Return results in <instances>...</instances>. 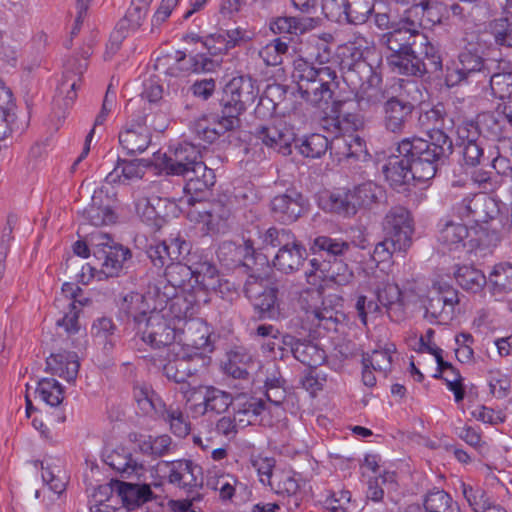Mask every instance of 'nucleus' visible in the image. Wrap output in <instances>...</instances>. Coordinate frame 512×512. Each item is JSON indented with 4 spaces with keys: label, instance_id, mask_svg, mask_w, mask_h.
Instances as JSON below:
<instances>
[{
    "label": "nucleus",
    "instance_id": "nucleus-9",
    "mask_svg": "<svg viewBox=\"0 0 512 512\" xmlns=\"http://www.w3.org/2000/svg\"><path fill=\"white\" fill-rule=\"evenodd\" d=\"M93 255L107 277L117 276L126 260L132 256L131 250L115 242L110 235L96 233L91 237Z\"/></svg>",
    "mask_w": 512,
    "mask_h": 512
},
{
    "label": "nucleus",
    "instance_id": "nucleus-3",
    "mask_svg": "<svg viewBox=\"0 0 512 512\" xmlns=\"http://www.w3.org/2000/svg\"><path fill=\"white\" fill-rule=\"evenodd\" d=\"M191 244L179 233L152 243L146 253L154 267L165 268L164 276L173 289H194L191 264L182 260L190 253Z\"/></svg>",
    "mask_w": 512,
    "mask_h": 512
},
{
    "label": "nucleus",
    "instance_id": "nucleus-6",
    "mask_svg": "<svg viewBox=\"0 0 512 512\" xmlns=\"http://www.w3.org/2000/svg\"><path fill=\"white\" fill-rule=\"evenodd\" d=\"M244 293L259 319L279 320L284 317L277 302L278 288L270 285L266 279L249 275L244 284Z\"/></svg>",
    "mask_w": 512,
    "mask_h": 512
},
{
    "label": "nucleus",
    "instance_id": "nucleus-50",
    "mask_svg": "<svg viewBox=\"0 0 512 512\" xmlns=\"http://www.w3.org/2000/svg\"><path fill=\"white\" fill-rule=\"evenodd\" d=\"M350 195L357 211L358 208H369L378 203L384 195V190L376 183L367 181L356 186L350 191Z\"/></svg>",
    "mask_w": 512,
    "mask_h": 512
},
{
    "label": "nucleus",
    "instance_id": "nucleus-64",
    "mask_svg": "<svg viewBox=\"0 0 512 512\" xmlns=\"http://www.w3.org/2000/svg\"><path fill=\"white\" fill-rule=\"evenodd\" d=\"M329 148V139L319 133L306 137L298 146L299 153L305 157L320 158Z\"/></svg>",
    "mask_w": 512,
    "mask_h": 512
},
{
    "label": "nucleus",
    "instance_id": "nucleus-47",
    "mask_svg": "<svg viewBox=\"0 0 512 512\" xmlns=\"http://www.w3.org/2000/svg\"><path fill=\"white\" fill-rule=\"evenodd\" d=\"M296 238L297 237L290 229L271 226L259 232V249L268 250L271 248L281 250L293 244Z\"/></svg>",
    "mask_w": 512,
    "mask_h": 512
},
{
    "label": "nucleus",
    "instance_id": "nucleus-53",
    "mask_svg": "<svg viewBox=\"0 0 512 512\" xmlns=\"http://www.w3.org/2000/svg\"><path fill=\"white\" fill-rule=\"evenodd\" d=\"M469 237V230L466 225L458 222L448 221L440 229L439 241L449 249L465 246V240Z\"/></svg>",
    "mask_w": 512,
    "mask_h": 512
},
{
    "label": "nucleus",
    "instance_id": "nucleus-21",
    "mask_svg": "<svg viewBox=\"0 0 512 512\" xmlns=\"http://www.w3.org/2000/svg\"><path fill=\"white\" fill-rule=\"evenodd\" d=\"M251 32L240 27L231 30H220L203 38L202 44L211 56H219L229 50L251 41Z\"/></svg>",
    "mask_w": 512,
    "mask_h": 512
},
{
    "label": "nucleus",
    "instance_id": "nucleus-35",
    "mask_svg": "<svg viewBox=\"0 0 512 512\" xmlns=\"http://www.w3.org/2000/svg\"><path fill=\"white\" fill-rule=\"evenodd\" d=\"M120 314L127 321L132 320L138 330L146 322L149 316V306L145 302V298L139 293H130L123 298L120 304Z\"/></svg>",
    "mask_w": 512,
    "mask_h": 512
},
{
    "label": "nucleus",
    "instance_id": "nucleus-14",
    "mask_svg": "<svg viewBox=\"0 0 512 512\" xmlns=\"http://www.w3.org/2000/svg\"><path fill=\"white\" fill-rule=\"evenodd\" d=\"M307 206L306 197L295 187H288L270 200L273 219L284 225L296 222L307 211Z\"/></svg>",
    "mask_w": 512,
    "mask_h": 512
},
{
    "label": "nucleus",
    "instance_id": "nucleus-40",
    "mask_svg": "<svg viewBox=\"0 0 512 512\" xmlns=\"http://www.w3.org/2000/svg\"><path fill=\"white\" fill-rule=\"evenodd\" d=\"M486 285L494 296L512 292V264L509 262L495 264L487 277Z\"/></svg>",
    "mask_w": 512,
    "mask_h": 512
},
{
    "label": "nucleus",
    "instance_id": "nucleus-4",
    "mask_svg": "<svg viewBox=\"0 0 512 512\" xmlns=\"http://www.w3.org/2000/svg\"><path fill=\"white\" fill-rule=\"evenodd\" d=\"M292 78L301 98L316 107L328 104L338 87L335 70L328 66L314 67L305 61L295 65Z\"/></svg>",
    "mask_w": 512,
    "mask_h": 512
},
{
    "label": "nucleus",
    "instance_id": "nucleus-38",
    "mask_svg": "<svg viewBox=\"0 0 512 512\" xmlns=\"http://www.w3.org/2000/svg\"><path fill=\"white\" fill-rule=\"evenodd\" d=\"M133 397L139 409L146 415L158 416L161 412H165L166 404L148 384L134 385Z\"/></svg>",
    "mask_w": 512,
    "mask_h": 512
},
{
    "label": "nucleus",
    "instance_id": "nucleus-20",
    "mask_svg": "<svg viewBox=\"0 0 512 512\" xmlns=\"http://www.w3.org/2000/svg\"><path fill=\"white\" fill-rule=\"evenodd\" d=\"M254 137L266 147L283 155L290 154V146L294 141V134L285 123H267L256 126L252 131Z\"/></svg>",
    "mask_w": 512,
    "mask_h": 512
},
{
    "label": "nucleus",
    "instance_id": "nucleus-22",
    "mask_svg": "<svg viewBox=\"0 0 512 512\" xmlns=\"http://www.w3.org/2000/svg\"><path fill=\"white\" fill-rule=\"evenodd\" d=\"M374 292L379 306L386 308L390 319L399 321L403 317L402 293L397 284L392 282L388 276L383 277L374 285Z\"/></svg>",
    "mask_w": 512,
    "mask_h": 512
},
{
    "label": "nucleus",
    "instance_id": "nucleus-11",
    "mask_svg": "<svg viewBox=\"0 0 512 512\" xmlns=\"http://www.w3.org/2000/svg\"><path fill=\"white\" fill-rule=\"evenodd\" d=\"M491 73V66L477 53L466 50L458 56L455 67L447 68L445 76L446 85L454 87L463 81H480V78L487 79Z\"/></svg>",
    "mask_w": 512,
    "mask_h": 512
},
{
    "label": "nucleus",
    "instance_id": "nucleus-33",
    "mask_svg": "<svg viewBox=\"0 0 512 512\" xmlns=\"http://www.w3.org/2000/svg\"><path fill=\"white\" fill-rule=\"evenodd\" d=\"M119 498L122 504L130 510L152 500L153 492L148 484L119 482L116 500Z\"/></svg>",
    "mask_w": 512,
    "mask_h": 512
},
{
    "label": "nucleus",
    "instance_id": "nucleus-42",
    "mask_svg": "<svg viewBox=\"0 0 512 512\" xmlns=\"http://www.w3.org/2000/svg\"><path fill=\"white\" fill-rule=\"evenodd\" d=\"M257 365L253 355L243 347H237L229 353L227 372L238 379H247Z\"/></svg>",
    "mask_w": 512,
    "mask_h": 512
},
{
    "label": "nucleus",
    "instance_id": "nucleus-28",
    "mask_svg": "<svg viewBox=\"0 0 512 512\" xmlns=\"http://www.w3.org/2000/svg\"><path fill=\"white\" fill-rule=\"evenodd\" d=\"M306 259L307 250L296 238L293 244L277 251L273 258V266L282 273L292 274L304 265Z\"/></svg>",
    "mask_w": 512,
    "mask_h": 512
},
{
    "label": "nucleus",
    "instance_id": "nucleus-54",
    "mask_svg": "<svg viewBox=\"0 0 512 512\" xmlns=\"http://www.w3.org/2000/svg\"><path fill=\"white\" fill-rule=\"evenodd\" d=\"M379 82L369 83L359 89L355 90V98L357 105L361 110H370L376 108L384 100H387L385 91L378 87Z\"/></svg>",
    "mask_w": 512,
    "mask_h": 512
},
{
    "label": "nucleus",
    "instance_id": "nucleus-31",
    "mask_svg": "<svg viewBox=\"0 0 512 512\" xmlns=\"http://www.w3.org/2000/svg\"><path fill=\"white\" fill-rule=\"evenodd\" d=\"M79 367L78 356L75 352L63 351L51 354L46 359V370L68 382L76 379Z\"/></svg>",
    "mask_w": 512,
    "mask_h": 512
},
{
    "label": "nucleus",
    "instance_id": "nucleus-46",
    "mask_svg": "<svg viewBox=\"0 0 512 512\" xmlns=\"http://www.w3.org/2000/svg\"><path fill=\"white\" fill-rule=\"evenodd\" d=\"M231 217V207L218 201L212 203L210 209L205 212L203 221L210 232L225 233L229 228Z\"/></svg>",
    "mask_w": 512,
    "mask_h": 512
},
{
    "label": "nucleus",
    "instance_id": "nucleus-57",
    "mask_svg": "<svg viewBox=\"0 0 512 512\" xmlns=\"http://www.w3.org/2000/svg\"><path fill=\"white\" fill-rule=\"evenodd\" d=\"M151 164L154 165V159L152 161L145 159H118L114 172L117 173L119 177H122L123 181L137 180L144 176L146 168Z\"/></svg>",
    "mask_w": 512,
    "mask_h": 512
},
{
    "label": "nucleus",
    "instance_id": "nucleus-43",
    "mask_svg": "<svg viewBox=\"0 0 512 512\" xmlns=\"http://www.w3.org/2000/svg\"><path fill=\"white\" fill-rule=\"evenodd\" d=\"M474 234L475 236L468 241L469 247L471 250L481 252L484 256L491 254L502 241L500 231L494 228L490 229L486 225L475 227Z\"/></svg>",
    "mask_w": 512,
    "mask_h": 512
},
{
    "label": "nucleus",
    "instance_id": "nucleus-62",
    "mask_svg": "<svg viewBox=\"0 0 512 512\" xmlns=\"http://www.w3.org/2000/svg\"><path fill=\"white\" fill-rule=\"evenodd\" d=\"M83 217L96 227L109 225L116 221V215L112 208L97 205L96 196H93V203L83 210Z\"/></svg>",
    "mask_w": 512,
    "mask_h": 512
},
{
    "label": "nucleus",
    "instance_id": "nucleus-59",
    "mask_svg": "<svg viewBox=\"0 0 512 512\" xmlns=\"http://www.w3.org/2000/svg\"><path fill=\"white\" fill-rule=\"evenodd\" d=\"M158 417L169 423L173 434L178 437H185L190 432V422L178 407L165 406V412H161Z\"/></svg>",
    "mask_w": 512,
    "mask_h": 512
},
{
    "label": "nucleus",
    "instance_id": "nucleus-18",
    "mask_svg": "<svg viewBox=\"0 0 512 512\" xmlns=\"http://www.w3.org/2000/svg\"><path fill=\"white\" fill-rule=\"evenodd\" d=\"M383 230L385 235L396 241L400 248H409L413 233L410 212L402 206L391 208L384 218Z\"/></svg>",
    "mask_w": 512,
    "mask_h": 512
},
{
    "label": "nucleus",
    "instance_id": "nucleus-5",
    "mask_svg": "<svg viewBox=\"0 0 512 512\" xmlns=\"http://www.w3.org/2000/svg\"><path fill=\"white\" fill-rule=\"evenodd\" d=\"M399 92L391 94L383 104V126L386 131L402 134L415 109L419 88L415 82L400 80Z\"/></svg>",
    "mask_w": 512,
    "mask_h": 512
},
{
    "label": "nucleus",
    "instance_id": "nucleus-52",
    "mask_svg": "<svg viewBox=\"0 0 512 512\" xmlns=\"http://www.w3.org/2000/svg\"><path fill=\"white\" fill-rule=\"evenodd\" d=\"M455 279L461 288L472 293L482 291L487 283L483 272L471 266L459 267L455 272Z\"/></svg>",
    "mask_w": 512,
    "mask_h": 512
},
{
    "label": "nucleus",
    "instance_id": "nucleus-51",
    "mask_svg": "<svg viewBox=\"0 0 512 512\" xmlns=\"http://www.w3.org/2000/svg\"><path fill=\"white\" fill-rule=\"evenodd\" d=\"M191 130L199 140L208 144L214 143L226 133L214 116L205 115L192 123Z\"/></svg>",
    "mask_w": 512,
    "mask_h": 512
},
{
    "label": "nucleus",
    "instance_id": "nucleus-36",
    "mask_svg": "<svg viewBox=\"0 0 512 512\" xmlns=\"http://www.w3.org/2000/svg\"><path fill=\"white\" fill-rule=\"evenodd\" d=\"M181 347H191L199 352L209 345V328L198 320L185 322L179 333Z\"/></svg>",
    "mask_w": 512,
    "mask_h": 512
},
{
    "label": "nucleus",
    "instance_id": "nucleus-8",
    "mask_svg": "<svg viewBox=\"0 0 512 512\" xmlns=\"http://www.w3.org/2000/svg\"><path fill=\"white\" fill-rule=\"evenodd\" d=\"M401 75L422 78L426 74L442 72V57L436 46L425 33H421L413 49L409 61L400 64Z\"/></svg>",
    "mask_w": 512,
    "mask_h": 512
},
{
    "label": "nucleus",
    "instance_id": "nucleus-29",
    "mask_svg": "<svg viewBox=\"0 0 512 512\" xmlns=\"http://www.w3.org/2000/svg\"><path fill=\"white\" fill-rule=\"evenodd\" d=\"M406 512H461L457 502L443 489L429 490L423 497V507L412 504Z\"/></svg>",
    "mask_w": 512,
    "mask_h": 512
},
{
    "label": "nucleus",
    "instance_id": "nucleus-16",
    "mask_svg": "<svg viewBox=\"0 0 512 512\" xmlns=\"http://www.w3.org/2000/svg\"><path fill=\"white\" fill-rule=\"evenodd\" d=\"M312 269L306 271L308 283L316 285L320 279H328L338 285H346L352 281L354 274L352 269L340 257L331 259L317 258L310 260Z\"/></svg>",
    "mask_w": 512,
    "mask_h": 512
},
{
    "label": "nucleus",
    "instance_id": "nucleus-15",
    "mask_svg": "<svg viewBox=\"0 0 512 512\" xmlns=\"http://www.w3.org/2000/svg\"><path fill=\"white\" fill-rule=\"evenodd\" d=\"M457 213L462 219L481 226L487 225L498 216L499 207L492 197L480 192L464 198L457 206Z\"/></svg>",
    "mask_w": 512,
    "mask_h": 512
},
{
    "label": "nucleus",
    "instance_id": "nucleus-60",
    "mask_svg": "<svg viewBox=\"0 0 512 512\" xmlns=\"http://www.w3.org/2000/svg\"><path fill=\"white\" fill-rule=\"evenodd\" d=\"M222 110L220 115L214 116L216 120L223 126L226 132L234 131L241 126V120L239 116L245 111L246 108L242 107L241 100L234 105L228 104L225 101H221Z\"/></svg>",
    "mask_w": 512,
    "mask_h": 512
},
{
    "label": "nucleus",
    "instance_id": "nucleus-30",
    "mask_svg": "<svg viewBox=\"0 0 512 512\" xmlns=\"http://www.w3.org/2000/svg\"><path fill=\"white\" fill-rule=\"evenodd\" d=\"M151 132L144 124H131L119 133V143L129 155L143 153L151 144Z\"/></svg>",
    "mask_w": 512,
    "mask_h": 512
},
{
    "label": "nucleus",
    "instance_id": "nucleus-55",
    "mask_svg": "<svg viewBox=\"0 0 512 512\" xmlns=\"http://www.w3.org/2000/svg\"><path fill=\"white\" fill-rule=\"evenodd\" d=\"M453 316L454 312L436 292L428 297L427 303L425 304L426 319L432 323L447 324L452 320Z\"/></svg>",
    "mask_w": 512,
    "mask_h": 512
},
{
    "label": "nucleus",
    "instance_id": "nucleus-34",
    "mask_svg": "<svg viewBox=\"0 0 512 512\" xmlns=\"http://www.w3.org/2000/svg\"><path fill=\"white\" fill-rule=\"evenodd\" d=\"M316 21L311 17L280 16L272 18L269 28L274 34L301 35L313 29Z\"/></svg>",
    "mask_w": 512,
    "mask_h": 512
},
{
    "label": "nucleus",
    "instance_id": "nucleus-58",
    "mask_svg": "<svg viewBox=\"0 0 512 512\" xmlns=\"http://www.w3.org/2000/svg\"><path fill=\"white\" fill-rule=\"evenodd\" d=\"M294 358L302 364L315 368L325 359L324 350L310 341L301 340L300 344L295 348Z\"/></svg>",
    "mask_w": 512,
    "mask_h": 512
},
{
    "label": "nucleus",
    "instance_id": "nucleus-13",
    "mask_svg": "<svg viewBox=\"0 0 512 512\" xmlns=\"http://www.w3.org/2000/svg\"><path fill=\"white\" fill-rule=\"evenodd\" d=\"M139 331L142 340L154 349L171 347L172 350L174 346L180 344V342L175 343L176 338L179 337L176 328L171 325L162 311L156 309L149 312L146 322Z\"/></svg>",
    "mask_w": 512,
    "mask_h": 512
},
{
    "label": "nucleus",
    "instance_id": "nucleus-56",
    "mask_svg": "<svg viewBox=\"0 0 512 512\" xmlns=\"http://www.w3.org/2000/svg\"><path fill=\"white\" fill-rule=\"evenodd\" d=\"M277 494L287 495L292 498L293 505L298 507L300 499L298 492L301 488L299 479L290 472H280L275 475L274 482L271 486Z\"/></svg>",
    "mask_w": 512,
    "mask_h": 512
},
{
    "label": "nucleus",
    "instance_id": "nucleus-37",
    "mask_svg": "<svg viewBox=\"0 0 512 512\" xmlns=\"http://www.w3.org/2000/svg\"><path fill=\"white\" fill-rule=\"evenodd\" d=\"M255 99L254 87L251 79L238 77L233 78L224 88V96L221 101L234 105L241 100L242 107L246 108L248 104L253 103Z\"/></svg>",
    "mask_w": 512,
    "mask_h": 512
},
{
    "label": "nucleus",
    "instance_id": "nucleus-17",
    "mask_svg": "<svg viewBox=\"0 0 512 512\" xmlns=\"http://www.w3.org/2000/svg\"><path fill=\"white\" fill-rule=\"evenodd\" d=\"M164 463L169 469L168 482L170 484L187 492H193L202 487V467L192 460L180 459Z\"/></svg>",
    "mask_w": 512,
    "mask_h": 512
},
{
    "label": "nucleus",
    "instance_id": "nucleus-12",
    "mask_svg": "<svg viewBox=\"0 0 512 512\" xmlns=\"http://www.w3.org/2000/svg\"><path fill=\"white\" fill-rule=\"evenodd\" d=\"M171 352L174 358L163 366V374L173 382H184L208 364L202 352H186L180 344L174 346Z\"/></svg>",
    "mask_w": 512,
    "mask_h": 512
},
{
    "label": "nucleus",
    "instance_id": "nucleus-26",
    "mask_svg": "<svg viewBox=\"0 0 512 512\" xmlns=\"http://www.w3.org/2000/svg\"><path fill=\"white\" fill-rule=\"evenodd\" d=\"M194 288L202 290H213L223 293V287L228 289L229 282H221L219 271L215 264L207 258L200 257L196 262L191 263Z\"/></svg>",
    "mask_w": 512,
    "mask_h": 512
},
{
    "label": "nucleus",
    "instance_id": "nucleus-1",
    "mask_svg": "<svg viewBox=\"0 0 512 512\" xmlns=\"http://www.w3.org/2000/svg\"><path fill=\"white\" fill-rule=\"evenodd\" d=\"M430 139L407 137L398 143L397 152L409 159L417 182L433 179L439 165L453 152V142L442 130H433Z\"/></svg>",
    "mask_w": 512,
    "mask_h": 512
},
{
    "label": "nucleus",
    "instance_id": "nucleus-19",
    "mask_svg": "<svg viewBox=\"0 0 512 512\" xmlns=\"http://www.w3.org/2000/svg\"><path fill=\"white\" fill-rule=\"evenodd\" d=\"M185 180L183 191L190 196L189 204L204 200L216 182V176L206 164L199 163L194 169H190L182 176Z\"/></svg>",
    "mask_w": 512,
    "mask_h": 512
},
{
    "label": "nucleus",
    "instance_id": "nucleus-32",
    "mask_svg": "<svg viewBox=\"0 0 512 512\" xmlns=\"http://www.w3.org/2000/svg\"><path fill=\"white\" fill-rule=\"evenodd\" d=\"M104 461L122 476H140L145 471L143 463L134 459L132 454L125 447H117L110 451L105 455Z\"/></svg>",
    "mask_w": 512,
    "mask_h": 512
},
{
    "label": "nucleus",
    "instance_id": "nucleus-48",
    "mask_svg": "<svg viewBox=\"0 0 512 512\" xmlns=\"http://www.w3.org/2000/svg\"><path fill=\"white\" fill-rule=\"evenodd\" d=\"M87 68L86 59L79 60L73 58L68 61L65 72L63 75V80L60 84V89L63 90L65 87H69L70 90L67 91L66 94V105H70L76 98V90L79 87L78 82L81 79V75Z\"/></svg>",
    "mask_w": 512,
    "mask_h": 512
},
{
    "label": "nucleus",
    "instance_id": "nucleus-41",
    "mask_svg": "<svg viewBox=\"0 0 512 512\" xmlns=\"http://www.w3.org/2000/svg\"><path fill=\"white\" fill-rule=\"evenodd\" d=\"M162 199L159 197L148 198L146 196H138L135 201V211L139 218L146 225L153 229H160L165 219L158 211V206Z\"/></svg>",
    "mask_w": 512,
    "mask_h": 512
},
{
    "label": "nucleus",
    "instance_id": "nucleus-2",
    "mask_svg": "<svg viewBox=\"0 0 512 512\" xmlns=\"http://www.w3.org/2000/svg\"><path fill=\"white\" fill-rule=\"evenodd\" d=\"M435 22L431 17L425 18L424 6L416 5L408 8L405 16L397 22L396 26L382 35V45L391 52L386 57V61L392 72L401 75L403 68L400 64L409 61L417 38L422 33L421 28H426Z\"/></svg>",
    "mask_w": 512,
    "mask_h": 512
},
{
    "label": "nucleus",
    "instance_id": "nucleus-24",
    "mask_svg": "<svg viewBox=\"0 0 512 512\" xmlns=\"http://www.w3.org/2000/svg\"><path fill=\"white\" fill-rule=\"evenodd\" d=\"M383 173L390 186L398 192L405 191L411 182L416 181L409 159L399 153L389 158L383 166Z\"/></svg>",
    "mask_w": 512,
    "mask_h": 512
},
{
    "label": "nucleus",
    "instance_id": "nucleus-23",
    "mask_svg": "<svg viewBox=\"0 0 512 512\" xmlns=\"http://www.w3.org/2000/svg\"><path fill=\"white\" fill-rule=\"evenodd\" d=\"M207 486L219 492V498L223 502L245 501L250 491L248 486L239 481L237 477L229 473L209 476Z\"/></svg>",
    "mask_w": 512,
    "mask_h": 512
},
{
    "label": "nucleus",
    "instance_id": "nucleus-49",
    "mask_svg": "<svg viewBox=\"0 0 512 512\" xmlns=\"http://www.w3.org/2000/svg\"><path fill=\"white\" fill-rule=\"evenodd\" d=\"M235 414L241 427L252 424L265 409V402L256 397L238 396Z\"/></svg>",
    "mask_w": 512,
    "mask_h": 512
},
{
    "label": "nucleus",
    "instance_id": "nucleus-45",
    "mask_svg": "<svg viewBox=\"0 0 512 512\" xmlns=\"http://www.w3.org/2000/svg\"><path fill=\"white\" fill-rule=\"evenodd\" d=\"M350 249V244L344 240L329 236H318L310 245V251L314 255H320L323 259H333L343 256Z\"/></svg>",
    "mask_w": 512,
    "mask_h": 512
},
{
    "label": "nucleus",
    "instance_id": "nucleus-27",
    "mask_svg": "<svg viewBox=\"0 0 512 512\" xmlns=\"http://www.w3.org/2000/svg\"><path fill=\"white\" fill-rule=\"evenodd\" d=\"M341 68L343 80L353 91L369 83L381 82L380 76L365 59L343 61Z\"/></svg>",
    "mask_w": 512,
    "mask_h": 512
},
{
    "label": "nucleus",
    "instance_id": "nucleus-61",
    "mask_svg": "<svg viewBox=\"0 0 512 512\" xmlns=\"http://www.w3.org/2000/svg\"><path fill=\"white\" fill-rule=\"evenodd\" d=\"M346 22L361 25L368 21L374 11V0H348Z\"/></svg>",
    "mask_w": 512,
    "mask_h": 512
},
{
    "label": "nucleus",
    "instance_id": "nucleus-44",
    "mask_svg": "<svg viewBox=\"0 0 512 512\" xmlns=\"http://www.w3.org/2000/svg\"><path fill=\"white\" fill-rule=\"evenodd\" d=\"M320 207L328 212L345 216L356 213L355 204L349 192H326L319 199Z\"/></svg>",
    "mask_w": 512,
    "mask_h": 512
},
{
    "label": "nucleus",
    "instance_id": "nucleus-63",
    "mask_svg": "<svg viewBox=\"0 0 512 512\" xmlns=\"http://www.w3.org/2000/svg\"><path fill=\"white\" fill-rule=\"evenodd\" d=\"M36 392L48 405L54 407L62 403L64 390L60 383L52 378H43L38 382Z\"/></svg>",
    "mask_w": 512,
    "mask_h": 512
},
{
    "label": "nucleus",
    "instance_id": "nucleus-7",
    "mask_svg": "<svg viewBox=\"0 0 512 512\" xmlns=\"http://www.w3.org/2000/svg\"><path fill=\"white\" fill-rule=\"evenodd\" d=\"M401 75L422 78L426 74L442 72V57L436 46L425 33H421L413 49L409 61L400 64Z\"/></svg>",
    "mask_w": 512,
    "mask_h": 512
},
{
    "label": "nucleus",
    "instance_id": "nucleus-25",
    "mask_svg": "<svg viewBox=\"0 0 512 512\" xmlns=\"http://www.w3.org/2000/svg\"><path fill=\"white\" fill-rule=\"evenodd\" d=\"M199 403L195 405V415L206 413H223L233 404V397L229 392L223 391L214 386H205L196 396Z\"/></svg>",
    "mask_w": 512,
    "mask_h": 512
},
{
    "label": "nucleus",
    "instance_id": "nucleus-10",
    "mask_svg": "<svg viewBox=\"0 0 512 512\" xmlns=\"http://www.w3.org/2000/svg\"><path fill=\"white\" fill-rule=\"evenodd\" d=\"M153 156L154 165L172 176H182L204 162L200 149L188 142L179 144L170 155L157 151Z\"/></svg>",
    "mask_w": 512,
    "mask_h": 512
},
{
    "label": "nucleus",
    "instance_id": "nucleus-39",
    "mask_svg": "<svg viewBox=\"0 0 512 512\" xmlns=\"http://www.w3.org/2000/svg\"><path fill=\"white\" fill-rule=\"evenodd\" d=\"M306 319L315 327H322L327 331H336L343 314L332 307H318L316 305L302 306Z\"/></svg>",
    "mask_w": 512,
    "mask_h": 512
}]
</instances>
